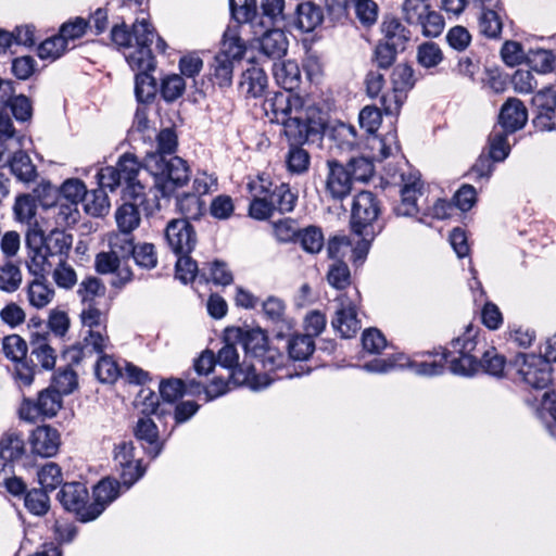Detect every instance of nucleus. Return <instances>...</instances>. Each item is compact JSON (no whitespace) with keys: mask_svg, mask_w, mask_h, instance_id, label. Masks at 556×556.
I'll list each match as a JSON object with an SVG mask.
<instances>
[{"mask_svg":"<svg viewBox=\"0 0 556 556\" xmlns=\"http://www.w3.org/2000/svg\"><path fill=\"white\" fill-rule=\"evenodd\" d=\"M271 122L283 126L289 143H305L324 129L321 112L315 105H304L303 99L290 92H276L264 103Z\"/></svg>","mask_w":556,"mask_h":556,"instance_id":"1","label":"nucleus"},{"mask_svg":"<svg viewBox=\"0 0 556 556\" xmlns=\"http://www.w3.org/2000/svg\"><path fill=\"white\" fill-rule=\"evenodd\" d=\"M380 212V202L372 192L361 191L354 197L351 227L353 233L358 237L353 249L355 260L365 258L371 240L381 231L382 226L378 223Z\"/></svg>","mask_w":556,"mask_h":556,"instance_id":"2","label":"nucleus"},{"mask_svg":"<svg viewBox=\"0 0 556 556\" xmlns=\"http://www.w3.org/2000/svg\"><path fill=\"white\" fill-rule=\"evenodd\" d=\"M156 34L154 28L146 20L137 18L131 31L126 25H115L111 30V38L115 45L123 48H134L126 54V61L131 68H150L152 65L151 43Z\"/></svg>","mask_w":556,"mask_h":556,"instance_id":"3","label":"nucleus"},{"mask_svg":"<svg viewBox=\"0 0 556 556\" xmlns=\"http://www.w3.org/2000/svg\"><path fill=\"white\" fill-rule=\"evenodd\" d=\"M247 45L240 36L239 26H228L220 49L210 65L211 80L220 88L231 86L235 65L243 59Z\"/></svg>","mask_w":556,"mask_h":556,"instance_id":"4","label":"nucleus"},{"mask_svg":"<svg viewBox=\"0 0 556 556\" xmlns=\"http://www.w3.org/2000/svg\"><path fill=\"white\" fill-rule=\"evenodd\" d=\"M143 165L155 177V188L163 198L170 197L190 179L189 166L179 156L167 160L160 153H147Z\"/></svg>","mask_w":556,"mask_h":556,"instance_id":"5","label":"nucleus"},{"mask_svg":"<svg viewBox=\"0 0 556 556\" xmlns=\"http://www.w3.org/2000/svg\"><path fill=\"white\" fill-rule=\"evenodd\" d=\"M508 372L534 389L543 390L553 380L552 367L541 356L534 354H517L508 363Z\"/></svg>","mask_w":556,"mask_h":556,"instance_id":"6","label":"nucleus"},{"mask_svg":"<svg viewBox=\"0 0 556 556\" xmlns=\"http://www.w3.org/2000/svg\"><path fill=\"white\" fill-rule=\"evenodd\" d=\"M63 400L53 388L41 390L35 400L24 397L18 407V417L34 424L38 420L56 416L62 408Z\"/></svg>","mask_w":556,"mask_h":556,"instance_id":"7","label":"nucleus"},{"mask_svg":"<svg viewBox=\"0 0 556 556\" xmlns=\"http://www.w3.org/2000/svg\"><path fill=\"white\" fill-rule=\"evenodd\" d=\"M225 345L218 351L216 361L217 363L228 369H231V377L238 383H251L252 389L258 390L266 388L271 383L274 379H269L266 376L263 377L264 381L260 382V377L254 375V366L248 365L243 369L239 365V354L235 348L233 340H227L225 338Z\"/></svg>","mask_w":556,"mask_h":556,"instance_id":"8","label":"nucleus"},{"mask_svg":"<svg viewBox=\"0 0 556 556\" xmlns=\"http://www.w3.org/2000/svg\"><path fill=\"white\" fill-rule=\"evenodd\" d=\"M80 320L84 329V342L91 343L93 350L102 353L110 342L102 312L96 305H84Z\"/></svg>","mask_w":556,"mask_h":556,"instance_id":"9","label":"nucleus"},{"mask_svg":"<svg viewBox=\"0 0 556 556\" xmlns=\"http://www.w3.org/2000/svg\"><path fill=\"white\" fill-rule=\"evenodd\" d=\"M357 298L358 291L354 290L352 295L344 293L337 299L338 307L331 320V326L342 338H352L361 329L356 313Z\"/></svg>","mask_w":556,"mask_h":556,"instance_id":"10","label":"nucleus"},{"mask_svg":"<svg viewBox=\"0 0 556 556\" xmlns=\"http://www.w3.org/2000/svg\"><path fill=\"white\" fill-rule=\"evenodd\" d=\"M26 248L28 250V260L26 266L34 277H46L51 269V263L48 253L42 248V230L37 226L30 227L25 237Z\"/></svg>","mask_w":556,"mask_h":556,"instance_id":"11","label":"nucleus"},{"mask_svg":"<svg viewBox=\"0 0 556 556\" xmlns=\"http://www.w3.org/2000/svg\"><path fill=\"white\" fill-rule=\"evenodd\" d=\"M165 238L176 255L190 254L197 244L195 231L186 219H172L165 229Z\"/></svg>","mask_w":556,"mask_h":556,"instance_id":"12","label":"nucleus"},{"mask_svg":"<svg viewBox=\"0 0 556 556\" xmlns=\"http://www.w3.org/2000/svg\"><path fill=\"white\" fill-rule=\"evenodd\" d=\"M135 446L130 441H123L115 445L114 460L121 469V479L126 488H130L144 473L141 460L136 459L134 455Z\"/></svg>","mask_w":556,"mask_h":556,"instance_id":"13","label":"nucleus"},{"mask_svg":"<svg viewBox=\"0 0 556 556\" xmlns=\"http://www.w3.org/2000/svg\"><path fill=\"white\" fill-rule=\"evenodd\" d=\"M326 193L337 201L345 199L352 190L353 180L350 170L337 160L327 161Z\"/></svg>","mask_w":556,"mask_h":556,"instance_id":"14","label":"nucleus"},{"mask_svg":"<svg viewBox=\"0 0 556 556\" xmlns=\"http://www.w3.org/2000/svg\"><path fill=\"white\" fill-rule=\"evenodd\" d=\"M58 498L66 510L75 513L81 521H90L89 517L85 516L90 514V505H87L88 490L85 484L80 482L63 484Z\"/></svg>","mask_w":556,"mask_h":556,"instance_id":"15","label":"nucleus"},{"mask_svg":"<svg viewBox=\"0 0 556 556\" xmlns=\"http://www.w3.org/2000/svg\"><path fill=\"white\" fill-rule=\"evenodd\" d=\"M226 339L242 345L247 353L258 357L267 348V336L261 328H228Z\"/></svg>","mask_w":556,"mask_h":556,"instance_id":"16","label":"nucleus"},{"mask_svg":"<svg viewBox=\"0 0 556 556\" xmlns=\"http://www.w3.org/2000/svg\"><path fill=\"white\" fill-rule=\"evenodd\" d=\"M62 199L70 202L71 205L60 204V214L64 215L66 223H75L77 220L78 211L76 208L79 202H83L87 192L85 184L76 178L65 180L61 186Z\"/></svg>","mask_w":556,"mask_h":556,"instance_id":"17","label":"nucleus"},{"mask_svg":"<svg viewBox=\"0 0 556 556\" xmlns=\"http://www.w3.org/2000/svg\"><path fill=\"white\" fill-rule=\"evenodd\" d=\"M527 119L528 112L522 101L509 98L501 109L497 128L514 134L526 125Z\"/></svg>","mask_w":556,"mask_h":556,"instance_id":"18","label":"nucleus"},{"mask_svg":"<svg viewBox=\"0 0 556 556\" xmlns=\"http://www.w3.org/2000/svg\"><path fill=\"white\" fill-rule=\"evenodd\" d=\"M29 443L33 453L42 457H52L58 453L61 444L60 433L50 426H40L31 432Z\"/></svg>","mask_w":556,"mask_h":556,"instance_id":"19","label":"nucleus"},{"mask_svg":"<svg viewBox=\"0 0 556 556\" xmlns=\"http://www.w3.org/2000/svg\"><path fill=\"white\" fill-rule=\"evenodd\" d=\"M257 0H229L232 17L239 24H249L255 35L266 28L263 17L257 11Z\"/></svg>","mask_w":556,"mask_h":556,"instance_id":"20","label":"nucleus"},{"mask_svg":"<svg viewBox=\"0 0 556 556\" xmlns=\"http://www.w3.org/2000/svg\"><path fill=\"white\" fill-rule=\"evenodd\" d=\"M262 309L265 317L277 326L278 330L276 337L278 339L285 338L289 332L293 331L294 321L286 317V305L283 301L276 296H268L262 304Z\"/></svg>","mask_w":556,"mask_h":556,"instance_id":"21","label":"nucleus"},{"mask_svg":"<svg viewBox=\"0 0 556 556\" xmlns=\"http://www.w3.org/2000/svg\"><path fill=\"white\" fill-rule=\"evenodd\" d=\"M401 203L394 207L397 216H413L418 212L417 199L421 194L420 179L416 175L406 178L402 175Z\"/></svg>","mask_w":556,"mask_h":556,"instance_id":"22","label":"nucleus"},{"mask_svg":"<svg viewBox=\"0 0 556 556\" xmlns=\"http://www.w3.org/2000/svg\"><path fill=\"white\" fill-rule=\"evenodd\" d=\"M324 13L313 1H302L296 4L292 24L303 33H311L323 24Z\"/></svg>","mask_w":556,"mask_h":556,"instance_id":"23","label":"nucleus"},{"mask_svg":"<svg viewBox=\"0 0 556 556\" xmlns=\"http://www.w3.org/2000/svg\"><path fill=\"white\" fill-rule=\"evenodd\" d=\"M119 483L115 480L103 479L93 489V503L90 504L89 520L99 517L105 507L118 496Z\"/></svg>","mask_w":556,"mask_h":556,"instance_id":"24","label":"nucleus"},{"mask_svg":"<svg viewBox=\"0 0 556 556\" xmlns=\"http://www.w3.org/2000/svg\"><path fill=\"white\" fill-rule=\"evenodd\" d=\"M267 87V76L263 68L256 64H251L242 72L239 81V89L247 97L258 98Z\"/></svg>","mask_w":556,"mask_h":556,"instance_id":"25","label":"nucleus"},{"mask_svg":"<svg viewBox=\"0 0 556 556\" xmlns=\"http://www.w3.org/2000/svg\"><path fill=\"white\" fill-rule=\"evenodd\" d=\"M380 31L383 36V41L393 43L395 47L405 50L406 43L410 39V31L407 29L401 20L394 15H384L380 24Z\"/></svg>","mask_w":556,"mask_h":556,"instance_id":"26","label":"nucleus"},{"mask_svg":"<svg viewBox=\"0 0 556 556\" xmlns=\"http://www.w3.org/2000/svg\"><path fill=\"white\" fill-rule=\"evenodd\" d=\"M24 136L14 129L11 117L5 112H0V165L4 162V155L13 150L22 149Z\"/></svg>","mask_w":556,"mask_h":556,"instance_id":"27","label":"nucleus"},{"mask_svg":"<svg viewBox=\"0 0 556 556\" xmlns=\"http://www.w3.org/2000/svg\"><path fill=\"white\" fill-rule=\"evenodd\" d=\"M273 74L276 83L285 89L283 92L292 93L301 84V71L294 61L275 63Z\"/></svg>","mask_w":556,"mask_h":556,"instance_id":"28","label":"nucleus"},{"mask_svg":"<svg viewBox=\"0 0 556 556\" xmlns=\"http://www.w3.org/2000/svg\"><path fill=\"white\" fill-rule=\"evenodd\" d=\"M26 452L25 441L21 432L9 430L0 438V458L4 463L21 459Z\"/></svg>","mask_w":556,"mask_h":556,"instance_id":"29","label":"nucleus"},{"mask_svg":"<svg viewBox=\"0 0 556 556\" xmlns=\"http://www.w3.org/2000/svg\"><path fill=\"white\" fill-rule=\"evenodd\" d=\"M260 50L271 59L282 58L288 50V39L281 29H267L260 39Z\"/></svg>","mask_w":556,"mask_h":556,"instance_id":"30","label":"nucleus"},{"mask_svg":"<svg viewBox=\"0 0 556 556\" xmlns=\"http://www.w3.org/2000/svg\"><path fill=\"white\" fill-rule=\"evenodd\" d=\"M532 103L538 110L536 121L551 129V121L556 110V91L551 87L544 88L533 97Z\"/></svg>","mask_w":556,"mask_h":556,"instance_id":"31","label":"nucleus"},{"mask_svg":"<svg viewBox=\"0 0 556 556\" xmlns=\"http://www.w3.org/2000/svg\"><path fill=\"white\" fill-rule=\"evenodd\" d=\"M42 241L45 253L51 257L58 256L59 260H65L72 248L73 237L63 230L55 229L47 236L42 232Z\"/></svg>","mask_w":556,"mask_h":556,"instance_id":"32","label":"nucleus"},{"mask_svg":"<svg viewBox=\"0 0 556 556\" xmlns=\"http://www.w3.org/2000/svg\"><path fill=\"white\" fill-rule=\"evenodd\" d=\"M54 295V289L48 283L46 277H35L27 286V299L35 308L48 306Z\"/></svg>","mask_w":556,"mask_h":556,"instance_id":"33","label":"nucleus"},{"mask_svg":"<svg viewBox=\"0 0 556 556\" xmlns=\"http://www.w3.org/2000/svg\"><path fill=\"white\" fill-rule=\"evenodd\" d=\"M442 359L450 364V370L455 375L472 376L479 370V361L473 355L453 353L452 350L442 352Z\"/></svg>","mask_w":556,"mask_h":556,"instance_id":"34","label":"nucleus"},{"mask_svg":"<svg viewBox=\"0 0 556 556\" xmlns=\"http://www.w3.org/2000/svg\"><path fill=\"white\" fill-rule=\"evenodd\" d=\"M155 68L154 56L152 55V65L150 68H132L137 71L135 79V94L139 102L144 103L151 101L155 97L156 83L151 75Z\"/></svg>","mask_w":556,"mask_h":556,"instance_id":"35","label":"nucleus"},{"mask_svg":"<svg viewBox=\"0 0 556 556\" xmlns=\"http://www.w3.org/2000/svg\"><path fill=\"white\" fill-rule=\"evenodd\" d=\"M141 167H144L143 162L140 163L136 155L131 153L123 154L116 165L122 179L128 187L134 189L136 195L143 189L139 182H136L137 175Z\"/></svg>","mask_w":556,"mask_h":556,"instance_id":"36","label":"nucleus"},{"mask_svg":"<svg viewBox=\"0 0 556 556\" xmlns=\"http://www.w3.org/2000/svg\"><path fill=\"white\" fill-rule=\"evenodd\" d=\"M135 435L138 440L149 444L148 454L155 458L162 451L159 443V430L154 421L150 418H140L135 428Z\"/></svg>","mask_w":556,"mask_h":556,"instance_id":"37","label":"nucleus"},{"mask_svg":"<svg viewBox=\"0 0 556 556\" xmlns=\"http://www.w3.org/2000/svg\"><path fill=\"white\" fill-rule=\"evenodd\" d=\"M31 356L46 370L55 366L56 354L47 336L36 334L31 340Z\"/></svg>","mask_w":556,"mask_h":556,"instance_id":"38","label":"nucleus"},{"mask_svg":"<svg viewBox=\"0 0 556 556\" xmlns=\"http://www.w3.org/2000/svg\"><path fill=\"white\" fill-rule=\"evenodd\" d=\"M13 156L9 162L12 174L23 182L34 181L37 177L36 167L30 157L21 149L13 150Z\"/></svg>","mask_w":556,"mask_h":556,"instance_id":"39","label":"nucleus"},{"mask_svg":"<svg viewBox=\"0 0 556 556\" xmlns=\"http://www.w3.org/2000/svg\"><path fill=\"white\" fill-rule=\"evenodd\" d=\"M106 287L101 279L89 276L78 285L77 295L84 305H96L98 299L105 296Z\"/></svg>","mask_w":556,"mask_h":556,"instance_id":"40","label":"nucleus"},{"mask_svg":"<svg viewBox=\"0 0 556 556\" xmlns=\"http://www.w3.org/2000/svg\"><path fill=\"white\" fill-rule=\"evenodd\" d=\"M83 204L85 212L93 217L104 216L110 211V201L102 188L87 191Z\"/></svg>","mask_w":556,"mask_h":556,"instance_id":"41","label":"nucleus"},{"mask_svg":"<svg viewBox=\"0 0 556 556\" xmlns=\"http://www.w3.org/2000/svg\"><path fill=\"white\" fill-rule=\"evenodd\" d=\"M286 337H290L288 341V352L292 359H307L315 350L313 338L307 334H293L292 331Z\"/></svg>","mask_w":556,"mask_h":556,"instance_id":"42","label":"nucleus"},{"mask_svg":"<svg viewBox=\"0 0 556 556\" xmlns=\"http://www.w3.org/2000/svg\"><path fill=\"white\" fill-rule=\"evenodd\" d=\"M177 208L182 219H199L205 211V202L195 193H184L177 199Z\"/></svg>","mask_w":556,"mask_h":556,"instance_id":"43","label":"nucleus"},{"mask_svg":"<svg viewBox=\"0 0 556 556\" xmlns=\"http://www.w3.org/2000/svg\"><path fill=\"white\" fill-rule=\"evenodd\" d=\"M303 143H290L286 155L287 169L292 174H303L308 170L311 156L301 146Z\"/></svg>","mask_w":556,"mask_h":556,"instance_id":"44","label":"nucleus"},{"mask_svg":"<svg viewBox=\"0 0 556 556\" xmlns=\"http://www.w3.org/2000/svg\"><path fill=\"white\" fill-rule=\"evenodd\" d=\"M302 249L311 254H317L325 245V238L321 229L317 226H307L299 229L298 240Z\"/></svg>","mask_w":556,"mask_h":556,"instance_id":"45","label":"nucleus"},{"mask_svg":"<svg viewBox=\"0 0 556 556\" xmlns=\"http://www.w3.org/2000/svg\"><path fill=\"white\" fill-rule=\"evenodd\" d=\"M509 132L498 129L497 126L493 128L489 136V154L493 162L504 161L509 152L510 146L507 142Z\"/></svg>","mask_w":556,"mask_h":556,"instance_id":"46","label":"nucleus"},{"mask_svg":"<svg viewBox=\"0 0 556 556\" xmlns=\"http://www.w3.org/2000/svg\"><path fill=\"white\" fill-rule=\"evenodd\" d=\"M117 227L122 232L131 233L140 225V213L136 205L125 203L115 213Z\"/></svg>","mask_w":556,"mask_h":556,"instance_id":"47","label":"nucleus"},{"mask_svg":"<svg viewBox=\"0 0 556 556\" xmlns=\"http://www.w3.org/2000/svg\"><path fill=\"white\" fill-rule=\"evenodd\" d=\"M416 78L414 70L406 63L397 64L391 74L392 88L407 96V92L415 86Z\"/></svg>","mask_w":556,"mask_h":556,"instance_id":"48","label":"nucleus"},{"mask_svg":"<svg viewBox=\"0 0 556 556\" xmlns=\"http://www.w3.org/2000/svg\"><path fill=\"white\" fill-rule=\"evenodd\" d=\"M270 200L274 204V211L289 213L293 211L298 197L287 184H280L275 186Z\"/></svg>","mask_w":556,"mask_h":556,"instance_id":"49","label":"nucleus"},{"mask_svg":"<svg viewBox=\"0 0 556 556\" xmlns=\"http://www.w3.org/2000/svg\"><path fill=\"white\" fill-rule=\"evenodd\" d=\"M480 368L491 376L501 377L505 369H508V364H506L505 357L492 348L484 351L481 361H479Z\"/></svg>","mask_w":556,"mask_h":556,"instance_id":"50","label":"nucleus"},{"mask_svg":"<svg viewBox=\"0 0 556 556\" xmlns=\"http://www.w3.org/2000/svg\"><path fill=\"white\" fill-rule=\"evenodd\" d=\"M22 283V273L17 265L7 262L0 266V290L12 293Z\"/></svg>","mask_w":556,"mask_h":556,"instance_id":"51","label":"nucleus"},{"mask_svg":"<svg viewBox=\"0 0 556 556\" xmlns=\"http://www.w3.org/2000/svg\"><path fill=\"white\" fill-rule=\"evenodd\" d=\"M110 251L117 257L126 258L135 249L132 235L129 232H113L109 236Z\"/></svg>","mask_w":556,"mask_h":556,"instance_id":"52","label":"nucleus"},{"mask_svg":"<svg viewBox=\"0 0 556 556\" xmlns=\"http://www.w3.org/2000/svg\"><path fill=\"white\" fill-rule=\"evenodd\" d=\"M39 484L47 491L55 490L63 481L62 470L55 463H47L37 472Z\"/></svg>","mask_w":556,"mask_h":556,"instance_id":"53","label":"nucleus"},{"mask_svg":"<svg viewBox=\"0 0 556 556\" xmlns=\"http://www.w3.org/2000/svg\"><path fill=\"white\" fill-rule=\"evenodd\" d=\"M2 352L13 362H22L27 354V343L18 334H10L2 340Z\"/></svg>","mask_w":556,"mask_h":556,"instance_id":"54","label":"nucleus"},{"mask_svg":"<svg viewBox=\"0 0 556 556\" xmlns=\"http://www.w3.org/2000/svg\"><path fill=\"white\" fill-rule=\"evenodd\" d=\"M48 492L45 489H33L25 495V507L29 513L37 516H42L48 513L50 508V500Z\"/></svg>","mask_w":556,"mask_h":556,"instance_id":"55","label":"nucleus"},{"mask_svg":"<svg viewBox=\"0 0 556 556\" xmlns=\"http://www.w3.org/2000/svg\"><path fill=\"white\" fill-rule=\"evenodd\" d=\"M401 48L393 43L380 40L374 50L372 62L382 70H387L393 65Z\"/></svg>","mask_w":556,"mask_h":556,"instance_id":"56","label":"nucleus"},{"mask_svg":"<svg viewBox=\"0 0 556 556\" xmlns=\"http://www.w3.org/2000/svg\"><path fill=\"white\" fill-rule=\"evenodd\" d=\"M479 27L483 35L489 38H497L503 28L498 10H484L479 17Z\"/></svg>","mask_w":556,"mask_h":556,"instance_id":"57","label":"nucleus"},{"mask_svg":"<svg viewBox=\"0 0 556 556\" xmlns=\"http://www.w3.org/2000/svg\"><path fill=\"white\" fill-rule=\"evenodd\" d=\"M442 60L443 53L437 43L425 42L418 47L417 61L421 66L426 68L435 67Z\"/></svg>","mask_w":556,"mask_h":556,"instance_id":"58","label":"nucleus"},{"mask_svg":"<svg viewBox=\"0 0 556 556\" xmlns=\"http://www.w3.org/2000/svg\"><path fill=\"white\" fill-rule=\"evenodd\" d=\"M185 89L184 78L178 74H173L162 80L161 94L165 101L173 102L184 94Z\"/></svg>","mask_w":556,"mask_h":556,"instance_id":"59","label":"nucleus"},{"mask_svg":"<svg viewBox=\"0 0 556 556\" xmlns=\"http://www.w3.org/2000/svg\"><path fill=\"white\" fill-rule=\"evenodd\" d=\"M247 188L251 198L270 199L275 187L269 175L261 174L251 178Z\"/></svg>","mask_w":556,"mask_h":556,"instance_id":"60","label":"nucleus"},{"mask_svg":"<svg viewBox=\"0 0 556 556\" xmlns=\"http://www.w3.org/2000/svg\"><path fill=\"white\" fill-rule=\"evenodd\" d=\"M349 266L341 260L334 261L327 273V280L336 289H344L350 285Z\"/></svg>","mask_w":556,"mask_h":556,"instance_id":"61","label":"nucleus"},{"mask_svg":"<svg viewBox=\"0 0 556 556\" xmlns=\"http://www.w3.org/2000/svg\"><path fill=\"white\" fill-rule=\"evenodd\" d=\"M52 278L58 287L66 290L72 289L77 283L76 271L65 260H59L52 271Z\"/></svg>","mask_w":556,"mask_h":556,"instance_id":"62","label":"nucleus"},{"mask_svg":"<svg viewBox=\"0 0 556 556\" xmlns=\"http://www.w3.org/2000/svg\"><path fill=\"white\" fill-rule=\"evenodd\" d=\"M345 167L350 170L353 181H366L375 172L374 163L364 156L351 159Z\"/></svg>","mask_w":556,"mask_h":556,"instance_id":"63","label":"nucleus"},{"mask_svg":"<svg viewBox=\"0 0 556 556\" xmlns=\"http://www.w3.org/2000/svg\"><path fill=\"white\" fill-rule=\"evenodd\" d=\"M94 371L101 382H114L121 375L118 365L108 355H102L98 359Z\"/></svg>","mask_w":556,"mask_h":556,"instance_id":"64","label":"nucleus"}]
</instances>
